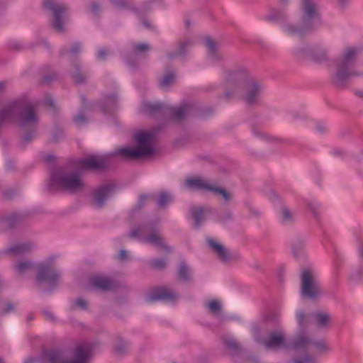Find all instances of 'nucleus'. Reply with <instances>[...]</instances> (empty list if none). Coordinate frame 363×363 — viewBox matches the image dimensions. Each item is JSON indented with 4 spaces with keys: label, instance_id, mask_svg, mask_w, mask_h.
<instances>
[{
    "label": "nucleus",
    "instance_id": "37",
    "mask_svg": "<svg viewBox=\"0 0 363 363\" xmlns=\"http://www.w3.org/2000/svg\"><path fill=\"white\" fill-rule=\"evenodd\" d=\"M55 157L54 155H48L45 156L44 161L46 163L49 164V163L53 162L55 160Z\"/></svg>",
    "mask_w": 363,
    "mask_h": 363
},
{
    "label": "nucleus",
    "instance_id": "48",
    "mask_svg": "<svg viewBox=\"0 0 363 363\" xmlns=\"http://www.w3.org/2000/svg\"><path fill=\"white\" fill-rule=\"evenodd\" d=\"M230 346L232 347H235L236 346V343H232V344H230Z\"/></svg>",
    "mask_w": 363,
    "mask_h": 363
},
{
    "label": "nucleus",
    "instance_id": "12",
    "mask_svg": "<svg viewBox=\"0 0 363 363\" xmlns=\"http://www.w3.org/2000/svg\"><path fill=\"white\" fill-rule=\"evenodd\" d=\"M43 6L45 9L50 11L54 15V28L58 31H63L65 29L64 16L66 11L65 6L56 0H45Z\"/></svg>",
    "mask_w": 363,
    "mask_h": 363
},
{
    "label": "nucleus",
    "instance_id": "11",
    "mask_svg": "<svg viewBox=\"0 0 363 363\" xmlns=\"http://www.w3.org/2000/svg\"><path fill=\"white\" fill-rule=\"evenodd\" d=\"M301 296L311 299L317 298L321 293L318 280L312 275L308 269H304L301 272Z\"/></svg>",
    "mask_w": 363,
    "mask_h": 363
},
{
    "label": "nucleus",
    "instance_id": "27",
    "mask_svg": "<svg viewBox=\"0 0 363 363\" xmlns=\"http://www.w3.org/2000/svg\"><path fill=\"white\" fill-rule=\"evenodd\" d=\"M150 46L146 43H140L134 46V52L135 55H140L149 50Z\"/></svg>",
    "mask_w": 363,
    "mask_h": 363
},
{
    "label": "nucleus",
    "instance_id": "13",
    "mask_svg": "<svg viewBox=\"0 0 363 363\" xmlns=\"http://www.w3.org/2000/svg\"><path fill=\"white\" fill-rule=\"evenodd\" d=\"M178 297V294L163 288H157L151 290L146 295L145 299L148 303L157 301H164L170 303L174 302Z\"/></svg>",
    "mask_w": 363,
    "mask_h": 363
},
{
    "label": "nucleus",
    "instance_id": "33",
    "mask_svg": "<svg viewBox=\"0 0 363 363\" xmlns=\"http://www.w3.org/2000/svg\"><path fill=\"white\" fill-rule=\"evenodd\" d=\"M108 55V50L105 48H101L99 50L96 57L99 60L104 59Z\"/></svg>",
    "mask_w": 363,
    "mask_h": 363
},
{
    "label": "nucleus",
    "instance_id": "5",
    "mask_svg": "<svg viewBox=\"0 0 363 363\" xmlns=\"http://www.w3.org/2000/svg\"><path fill=\"white\" fill-rule=\"evenodd\" d=\"M54 259L55 257L52 256L38 264L28 261L21 262L16 266V269L18 274H23L34 269L38 265V283L45 284L48 287L47 291H51L56 287L60 278V273L53 269Z\"/></svg>",
    "mask_w": 363,
    "mask_h": 363
},
{
    "label": "nucleus",
    "instance_id": "43",
    "mask_svg": "<svg viewBox=\"0 0 363 363\" xmlns=\"http://www.w3.org/2000/svg\"><path fill=\"white\" fill-rule=\"evenodd\" d=\"M74 79L77 83H82L84 81V79L79 76H75Z\"/></svg>",
    "mask_w": 363,
    "mask_h": 363
},
{
    "label": "nucleus",
    "instance_id": "6",
    "mask_svg": "<svg viewBox=\"0 0 363 363\" xmlns=\"http://www.w3.org/2000/svg\"><path fill=\"white\" fill-rule=\"evenodd\" d=\"M227 80L232 84L235 89V93L227 91L225 94L227 98L237 95L238 90L245 89L246 94L243 96V100L249 104L257 101L261 93V87L258 84L250 80L244 72L230 74Z\"/></svg>",
    "mask_w": 363,
    "mask_h": 363
},
{
    "label": "nucleus",
    "instance_id": "29",
    "mask_svg": "<svg viewBox=\"0 0 363 363\" xmlns=\"http://www.w3.org/2000/svg\"><path fill=\"white\" fill-rule=\"evenodd\" d=\"M74 122L77 124L81 125L83 123H85L86 122V119L85 116L83 115L82 111L79 113V114L74 118Z\"/></svg>",
    "mask_w": 363,
    "mask_h": 363
},
{
    "label": "nucleus",
    "instance_id": "8",
    "mask_svg": "<svg viewBox=\"0 0 363 363\" xmlns=\"http://www.w3.org/2000/svg\"><path fill=\"white\" fill-rule=\"evenodd\" d=\"M91 350L90 345L82 344L76 347L72 352V358L69 361L64 352L55 350L45 352L43 359L48 360L49 363H88Z\"/></svg>",
    "mask_w": 363,
    "mask_h": 363
},
{
    "label": "nucleus",
    "instance_id": "39",
    "mask_svg": "<svg viewBox=\"0 0 363 363\" xmlns=\"http://www.w3.org/2000/svg\"><path fill=\"white\" fill-rule=\"evenodd\" d=\"M113 4L119 7L124 6V1L123 0H111Z\"/></svg>",
    "mask_w": 363,
    "mask_h": 363
},
{
    "label": "nucleus",
    "instance_id": "51",
    "mask_svg": "<svg viewBox=\"0 0 363 363\" xmlns=\"http://www.w3.org/2000/svg\"><path fill=\"white\" fill-rule=\"evenodd\" d=\"M311 210H312L313 212H315V208H314V207H313V206H311Z\"/></svg>",
    "mask_w": 363,
    "mask_h": 363
},
{
    "label": "nucleus",
    "instance_id": "20",
    "mask_svg": "<svg viewBox=\"0 0 363 363\" xmlns=\"http://www.w3.org/2000/svg\"><path fill=\"white\" fill-rule=\"evenodd\" d=\"M191 213L192 218L194 219V223L195 227L198 228L201 225L203 215V209L201 207H192L191 208Z\"/></svg>",
    "mask_w": 363,
    "mask_h": 363
},
{
    "label": "nucleus",
    "instance_id": "35",
    "mask_svg": "<svg viewBox=\"0 0 363 363\" xmlns=\"http://www.w3.org/2000/svg\"><path fill=\"white\" fill-rule=\"evenodd\" d=\"M100 9V6L96 3V2H93L91 4V6H90V11L94 13V14H96L99 11Z\"/></svg>",
    "mask_w": 363,
    "mask_h": 363
},
{
    "label": "nucleus",
    "instance_id": "47",
    "mask_svg": "<svg viewBox=\"0 0 363 363\" xmlns=\"http://www.w3.org/2000/svg\"><path fill=\"white\" fill-rule=\"evenodd\" d=\"M359 253H360V255H361V256H363V249H362V247H361V248L359 249Z\"/></svg>",
    "mask_w": 363,
    "mask_h": 363
},
{
    "label": "nucleus",
    "instance_id": "49",
    "mask_svg": "<svg viewBox=\"0 0 363 363\" xmlns=\"http://www.w3.org/2000/svg\"><path fill=\"white\" fill-rule=\"evenodd\" d=\"M50 105H51L52 106H54V102H53L52 101H50Z\"/></svg>",
    "mask_w": 363,
    "mask_h": 363
},
{
    "label": "nucleus",
    "instance_id": "22",
    "mask_svg": "<svg viewBox=\"0 0 363 363\" xmlns=\"http://www.w3.org/2000/svg\"><path fill=\"white\" fill-rule=\"evenodd\" d=\"M189 277L190 272L189 267L184 262H182L179 268L178 278L180 280L187 281Z\"/></svg>",
    "mask_w": 363,
    "mask_h": 363
},
{
    "label": "nucleus",
    "instance_id": "26",
    "mask_svg": "<svg viewBox=\"0 0 363 363\" xmlns=\"http://www.w3.org/2000/svg\"><path fill=\"white\" fill-rule=\"evenodd\" d=\"M167 262L164 259H155L152 260L151 267L155 269H161L165 267Z\"/></svg>",
    "mask_w": 363,
    "mask_h": 363
},
{
    "label": "nucleus",
    "instance_id": "19",
    "mask_svg": "<svg viewBox=\"0 0 363 363\" xmlns=\"http://www.w3.org/2000/svg\"><path fill=\"white\" fill-rule=\"evenodd\" d=\"M31 249V245L28 243H18L7 250V252L15 256L23 255Z\"/></svg>",
    "mask_w": 363,
    "mask_h": 363
},
{
    "label": "nucleus",
    "instance_id": "9",
    "mask_svg": "<svg viewBox=\"0 0 363 363\" xmlns=\"http://www.w3.org/2000/svg\"><path fill=\"white\" fill-rule=\"evenodd\" d=\"M128 236L132 238L138 239L143 242L157 246L163 252L169 253L172 250L170 247L165 245L155 225L152 223L133 229L129 233Z\"/></svg>",
    "mask_w": 363,
    "mask_h": 363
},
{
    "label": "nucleus",
    "instance_id": "2",
    "mask_svg": "<svg viewBox=\"0 0 363 363\" xmlns=\"http://www.w3.org/2000/svg\"><path fill=\"white\" fill-rule=\"evenodd\" d=\"M296 319L299 331L291 344H288L284 334L281 332L272 333L268 338L263 342L268 350H279L281 348L291 350L294 353V363H316L315 359L309 355V351L319 352L328 350L326 343L323 340L313 341L304 330L307 322V316L303 311L296 313Z\"/></svg>",
    "mask_w": 363,
    "mask_h": 363
},
{
    "label": "nucleus",
    "instance_id": "17",
    "mask_svg": "<svg viewBox=\"0 0 363 363\" xmlns=\"http://www.w3.org/2000/svg\"><path fill=\"white\" fill-rule=\"evenodd\" d=\"M192 108V104L184 102L180 106L174 107L171 111L172 116L175 120H180L189 113Z\"/></svg>",
    "mask_w": 363,
    "mask_h": 363
},
{
    "label": "nucleus",
    "instance_id": "30",
    "mask_svg": "<svg viewBox=\"0 0 363 363\" xmlns=\"http://www.w3.org/2000/svg\"><path fill=\"white\" fill-rule=\"evenodd\" d=\"M281 217L284 221L290 220L291 218L290 211L286 208H283L281 211Z\"/></svg>",
    "mask_w": 363,
    "mask_h": 363
},
{
    "label": "nucleus",
    "instance_id": "40",
    "mask_svg": "<svg viewBox=\"0 0 363 363\" xmlns=\"http://www.w3.org/2000/svg\"><path fill=\"white\" fill-rule=\"evenodd\" d=\"M13 308H14L13 305L12 303H9V304L7 305L6 308H5V309H4V311H3V313H9V312H10V311H13Z\"/></svg>",
    "mask_w": 363,
    "mask_h": 363
},
{
    "label": "nucleus",
    "instance_id": "31",
    "mask_svg": "<svg viewBox=\"0 0 363 363\" xmlns=\"http://www.w3.org/2000/svg\"><path fill=\"white\" fill-rule=\"evenodd\" d=\"M192 45V42L190 40L186 41L180 45L179 47V53L183 54L186 50V49L191 47Z\"/></svg>",
    "mask_w": 363,
    "mask_h": 363
},
{
    "label": "nucleus",
    "instance_id": "55",
    "mask_svg": "<svg viewBox=\"0 0 363 363\" xmlns=\"http://www.w3.org/2000/svg\"><path fill=\"white\" fill-rule=\"evenodd\" d=\"M340 1H342V2H344L345 0H340Z\"/></svg>",
    "mask_w": 363,
    "mask_h": 363
},
{
    "label": "nucleus",
    "instance_id": "4",
    "mask_svg": "<svg viewBox=\"0 0 363 363\" xmlns=\"http://www.w3.org/2000/svg\"><path fill=\"white\" fill-rule=\"evenodd\" d=\"M303 11L298 25L286 21H281L283 29L289 35L300 36L311 30L319 23L320 16L315 0H303Z\"/></svg>",
    "mask_w": 363,
    "mask_h": 363
},
{
    "label": "nucleus",
    "instance_id": "16",
    "mask_svg": "<svg viewBox=\"0 0 363 363\" xmlns=\"http://www.w3.org/2000/svg\"><path fill=\"white\" fill-rule=\"evenodd\" d=\"M207 242L209 247L217 254L223 262L229 260V254L225 247L213 239H208Z\"/></svg>",
    "mask_w": 363,
    "mask_h": 363
},
{
    "label": "nucleus",
    "instance_id": "50",
    "mask_svg": "<svg viewBox=\"0 0 363 363\" xmlns=\"http://www.w3.org/2000/svg\"><path fill=\"white\" fill-rule=\"evenodd\" d=\"M272 19H274V20H277V17H275V16H272Z\"/></svg>",
    "mask_w": 363,
    "mask_h": 363
},
{
    "label": "nucleus",
    "instance_id": "44",
    "mask_svg": "<svg viewBox=\"0 0 363 363\" xmlns=\"http://www.w3.org/2000/svg\"><path fill=\"white\" fill-rule=\"evenodd\" d=\"M82 103L84 107L86 106V99L84 96H82Z\"/></svg>",
    "mask_w": 363,
    "mask_h": 363
},
{
    "label": "nucleus",
    "instance_id": "52",
    "mask_svg": "<svg viewBox=\"0 0 363 363\" xmlns=\"http://www.w3.org/2000/svg\"><path fill=\"white\" fill-rule=\"evenodd\" d=\"M281 1H283V2H286V1H287L288 0H281Z\"/></svg>",
    "mask_w": 363,
    "mask_h": 363
},
{
    "label": "nucleus",
    "instance_id": "38",
    "mask_svg": "<svg viewBox=\"0 0 363 363\" xmlns=\"http://www.w3.org/2000/svg\"><path fill=\"white\" fill-rule=\"evenodd\" d=\"M33 137V134L31 133H28V134H26V135L23 136V141L24 143L29 142Z\"/></svg>",
    "mask_w": 363,
    "mask_h": 363
},
{
    "label": "nucleus",
    "instance_id": "53",
    "mask_svg": "<svg viewBox=\"0 0 363 363\" xmlns=\"http://www.w3.org/2000/svg\"><path fill=\"white\" fill-rule=\"evenodd\" d=\"M186 23L187 26H189V22L186 21Z\"/></svg>",
    "mask_w": 363,
    "mask_h": 363
},
{
    "label": "nucleus",
    "instance_id": "7",
    "mask_svg": "<svg viewBox=\"0 0 363 363\" xmlns=\"http://www.w3.org/2000/svg\"><path fill=\"white\" fill-rule=\"evenodd\" d=\"M359 52V50L357 48H348L335 62L336 71L333 81L336 84L341 86L350 77L360 74L354 70V60Z\"/></svg>",
    "mask_w": 363,
    "mask_h": 363
},
{
    "label": "nucleus",
    "instance_id": "1",
    "mask_svg": "<svg viewBox=\"0 0 363 363\" xmlns=\"http://www.w3.org/2000/svg\"><path fill=\"white\" fill-rule=\"evenodd\" d=\"M133 138L137 143L136 148L122 147L109 153L91 155L78 159L74 161L78 172H69L65 169L52 172L48 186V189L54 191L55 188H59L70 192L77 191L84 186L79 172L89 169H103L113 157L136 159L147 157L155 152V135L153 131L138 130L135 133Z\"/></svg>",
    "mask_w": 363,
    "mask_h": 363
},
{
    "label": "nucleus",
    "instance_id": "15",
    "mask_svg": "<svg viewBox=\"0 0 363 363\" xmlns=\"http://www.w3.org/2000/svg\"><path fill=\"white\" fill-rule=\"evenodd\" d=\"M114 186L111 184H107L99 187L95 193V203L96 206L101 208L105 201L110 197Z\"/></svg>",
    "mask_w": 363,
    "mask_h": 363
},
{
    "label": "nucleus",
    "instance_id": "14",
    "mask_svg": "<svg viewBox=\"0 0 363 363\" xmlns=\"http://www.w3.org/2000/svg\"><path fill=\"white\" fill-rule=\"evenodd\" d=\"M91 286L100 290H111L114 289L115 283L111 279L103 275H95L91 279Z\"/></svg>",
    "mask_w": 363,
    "mask_h": 363
},
{
    "label": "nucleus",
    "instance_id": "21",
    "mask_svg": "<svg viewBox=\"0 0 363 363\" xmlns=\"http://www.w3.org/2000/svg\"><path fill=\"white\" fill-rule=\"evenodd\" d=\"M172 199L171 194L167 191H162L158 196L157 205L160 208L165 207Z\"/></svg>",
    "mask_w": 363,
    "mask_h": 363
},
{
    "label": "nucleus",
    "instance_id": "46",
    "mask_svg": "<svg viewBox=\"0 0 363 363\" xmlns=\"http://www.w3.org/2000/svg\"><path fill=\"white\" fill-rule=\"evenodd\" d=\"M143 24H144V26H145V27H147V28H148V27H150V23H149L148 22H147V21H144V22H143Z\"/></svg>",
    "mask_w": 363,
    "mask_h": 363
},
{
    "label": "nucleus",
    "instance_id": "10",
    "mask_svg": "<svg viewBox=\"0 0 363 363\" xmlns=\"http://www.w3.org/2000/svg\"><path fill=\"white\" fill-rule=\"evenodd\" d=\"M184 185L186 188L191 190H199L206 192H212L221 196L225 200L229 199V195L223 189L218 187L216 185L211 184L206 180L198 177H191L186 180Z\"/></svg>",
    "mask_w": 363,
    "mask_h": 363
},
{
    "label": "nucleus",
    "instance_id": "25",
    "mask_svg": "<svg viewBox=\"0 0 363 363\" xmlns=\"http://www.w3.org/2000/svg\"><path fill=\"white\" fill-rule=\"evenodd\" d=\"M206 306L214 314H218L221 310V304L217 300L210 301Z\"/></svg>",
    "mask_w": 363,
    "mask_h": 363
},
{
    "label": "nucleus",
    "instance_id": "3",
    "mask_svg": "<svg viewBox=\"0 0 363 363\" xmlns=\"http://www.w3.org/2000/svg\"><path fill=\"white\" fill-rule=\"evenodd\" d=\"M36 108L37 104L28 101L26 98L10 102L0 113V124L18 118L21 127L33 126L38 121Z\"/></svg>",
    "mask_w": 363,
    "mask_h": 363
},
{
    "label": "nucleus",
    "instance_id": "45",
    "mask_svg": "<svg viewBox=\"0 0 363 363\" xmlns=\"http://www.w3.org/2000/svg\"><path fill=\"white\" fill-rule=\"evenodd\" d=\"M4 87V83L0 82V93L3 91Z\"/></svg>",
    "mask_w": 363,
    "mask_h": 363
},
{
    "label": "nucleus",
    "instance_id": "41",
    "mask_svg": "<svg viewBox=\"0 0 363 363\" xmlns=\"http://www.w3.org/2000/svg\"><path fill=\"white\" fill-rule=\"evenodd\" d=\"M120 257L121 259H125L126 257V251L124 250H121L120 252Z\"/></svg>",
    "mask_w": 363,
    "mask_h": 363
},
{
    "label": "nucleus",
    "instance_id": "23",
    "mask_svg": "<svg viewBox=\"0 0 363 363\" xmlns=\"http://www.w3.org/2000/svg\"><path fill=\"white\" fill-rule=\"evenodd\" d=\"M162 106L161 103L152 104L150 102H145L143 104V110L145 112L152 113L160 110Z\"/></svg>",
    "mask_w": 363,
    "mask_h": 363
},
{
    "label": "nucleus",
    "instance_id": "34",
    "mask_svg": "<svg viewBox=\"0 0 363 363\" xmlns=\"http://www.w3.org/2000/svg\"><path fill=\"white\" fill-rule=\"evenodd\" d=\"M116 99L115 96H111L107 97L105 101V104L110 106L111 108L113 107L116 104Z\"/></svg>",
    "mask_w": 363,
    "mask_h": 363
},
{
    "label": "nucleus",
    "instance_id": "24",
    "mask_svg": "<svg viewBox=\"0 0 363 363\" xmlns=\"http://www.w3.org/2000/svg\"><path fill=\"white\" fill-rule=\"evenodd\" d=\"M175 79V74L172 72L168 73L160 82V86L163 89L167 88Z\"/></svg>",
    "mask_w": 363,
    "mask_h": 363
},
{
    "label": "nucleus",
    "instance_id": "18",
    "mask_svg": "<svg viewBox=\"0 0 363 363\" xmlns=\"http://www.w3.org/2000/svg\"><path fill=\"white\" fill-rule=\"evenodd\" d=\"M314 324L318 328H326L330 322V316L326 312L318 311L313 314Z\"/></svg>",
    "mask_w": 363,
    "mask_h": 363
},
{
    "label": "nucleus",
    "instance_id": "54",
    "mask_svg": "<svg viewBox=\"0 0 363 363\" xmlns=\"http://www.w3.org/2000/svg\"><path fill=\"white\" fill-rule=\"evenodd\" d=\"M243 96H244L238 95V97H242V99H243Z\"/></svg>",
    "mask_w": 363,
    "mask_h": 363
},
{
    "label": "nucleus",
    "instance_id": "32",
    "mask_svg": "<svg viewBox=\"0 0 363 363\" xmlns=\"http://www.w3.org/2000/svg\"><path fill=\"white\" fill-rule=\"evenodd\" d=\"M74 304L75 306L79 307L82 309L86 308V302L83 298H77L74 301Z\"/></svg>",
    "mask_w": 363,
    "mask_h": 363
},
{
    "label": "nucleus",
    "instance_id": "36",
    "mask_svg": "<svg viewBox=\"0 0 363 363\" xmlns=\"http://www.w3.org/2000/svg\"><path fill=\"white\" fill-rule=\"evenodd\" d=\"M81 48V45L78 43H74L72 48L71 52L73 54L77 53Z\"/></svg>",
    "mask_w": 363,
    "mask_h": 363
},
{
    "label": "nucleus",
    "instance_id": "28",
    "mask_svg": "<svg viewBox=\"0 0 363 363\" xmlns=\"http://www.w3.org/2000/svg\"><path fill=\"white\" fill-rule=\"evenodd\" d=\"M204 43L206 46L207 47L208 52L213 55L216 49V45L214 43V41L211 38L207 37L204 39Z\"/></svg>",
    "mask_w": 363,
    "mask_h": 363
},
{
    "label": "nucleus",
    "instance_id": "42",
    "mask_svg": "<svg viewBox=\"0 0 363 363\" xmlns=\"http://www.w3.org/2000/svg\"><path fill=\"white\" fill-rule=\"evenodd\" d=\"M148 198L146 195H143L140 197V204H143V202Z\"/></svg>",
    "mask_w": 363,
    "mask_h": 363
}]
</instances>
